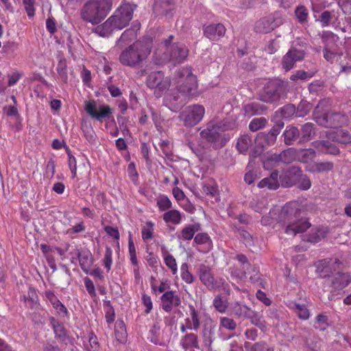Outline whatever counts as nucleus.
<instances>
[{
  "label": "nucleus",
  "mask_w": 351,
  "mask_h": 351,
  "mask_svg": "<svg viewBox=\"0 0 351 351\" xmlns=\"http://www.w3.org/2000/svg\"><path fill=\"white\" fill-rule=\"evenodd\" d=\"M151 49L149 43L137 40L121 51L119 61L125 66L132 69L139 67L150 54Z\"/></svg>",
  "instance_id": "2"
},
{
  "label": "nucleus",
  "mask_w": 351,
  "mask_h": 351,
  "mask_svg": "<svg viewBox=\"0 0 351 351\" xmlns=\"http://www.w3.org/2000/svg\"><path fill=\"white\" fill-rule=\"evenodd\" d=\"M205 109L203 106L196 104L187 107L180 115L185 126L193 127L204 117Z\"/></svg>",
  "instance_id": "12"
},
{
  "label": "nucleus",
  "mask_w": 351,
  "mask_h": 351,
  "mask_svg": "<svg viewBox=\"0 0 351 351\" xmlns=\"http://www.w3.org/2000/svg\"><path fill=\"white\" fill-rule=\"evenodd\" d=\"M239 234L246 246H252L254 244L252 236L246 230L238 228Z\"/></svg>",
  "instance_id": "59"
},
{
  "label": "nucleus",
  "mask_w": 351,
  "mask_h": 351,
  "mask_svg": "<svg viewBox=\"0 0 351 351\" xmlns=\"http://www.w3.org/2000/svg\"><path fill=\"white\" fill-rule=\"evenodd\" d=\"M194 242L198 245H204L206 251H209L213 247V242L207 233H198L194 237Z\"/></svg>",
  "instance_id": "38"
},
{
  "label": "nucleus",
  "mask_w": 351,
  "mask_h": 351,
  "mask_svg": "<svg viewBox=\"0 0 351 351\" xmlns=\"http://www.w3.org/2000/svg\"><path fill=\"white\" fill-rule=\"evenodd\" d=\"M280 112L283 118L288 119L293 114L296 115V108L293 104H287L280 109Z\"/></svg>",
  "instance_id": "53"
},
{
  "label": "nucleus",
  "mask_w": 351,
  "mask_h": 351,
  "mask_svg": "<svg viewBox=\"0 0 351 351\" xmlns=\"http://www.w3.org/2000/svg\"><path fill=\"white\" fill-rule=\"evenodd\" d=\"M112 6V0H90L84 5L82 18L93 25L99 24L111 10Z\"/></svg>",
  "instance_id": "3"
},
{
  "label": "nucleus",
  "mask_w": 351,
  "mask_h": 351,
  "mask_svg": "<svg viewBox=\"0 0 351 351\" xmlns=\"http://www.w3.org/2000/svg\"><path fill=\"white\" fill-rule=\"evenodd\" d=\"M163 219L167 223L178 224L181 221V214L176 210H169L163 215Z\"/></svg>",
  "instance_id": "41"
},
{
  "label": "nucleus",
  "mask_w": 351,
  "mask_h": 351,
  "mask_svg": "<svg viewBox=\"0 0 351 351\" xmlns=\"http://www.w3.org/2000/svg\"><path fill=\"white\" fill-rule=\"evenodd\" d=\"M66 67V60L64 58L60 59L57 66V72L61 80L65 83L67 82L68 80Z\"/></svg>",
  "instance_id": "46"
},
{
  "label": "nucleus",
  "mask_w": 351,
  "mask_h": 351,
  "mask_svg": "<svg viewBox=\"0 0 351 351\" xmlns=\"http://www.w3.org/2000/svg\"><path fill=\"white\" fill-rule=\"evenodd\" d=\"M216 325L210 320L206 322L201 332L203 346L212 350V344L215 339Z\"/></svg>",
  "instance_id": "19"
},
{
  "label": "nucleus",
  "mask_w": 351,
  "mask_h": 351,
  "mask_svg": "<svg viewBox=\"0 0 351 351\" xmlns=\"http://www.w3.org/2000/svg\"><path fill=\"white\" fill-rule=\"evenodd\" d=\"M23 4L25 12L29 17H32L35 14L34 0H23Z\"/></svg>",
  "instance_id": "61"
},
{
  "label": "nucleus",
  "mask_w": 351,
  "mask_h": 351,
  "mask_svg": "<svg viewBox=\"0 0 351 351\" xmlns=\"http://www.w3.org/2000/svg\"><path fill=\"white\" fill-rule=\"evenodd\" d=\"M297 156V151L293 147L288 148L282 151L280 154H274L271 156V160L275 162H282L284 164H290Z\"/></svg>",
  "instance_id": "22"
},
{
  "label": "nucleus",
  "mask_w": 351,
  "mask_h": 351,
  "mask_svg": "<svg viewBox=\"0 0 351 351\" xmlns=\"http://www.w3.org/2000/svg\"><path fill=\"white\" fill-rule=\"evenodd\" d=\"M51 324L53 329L56 337L59 339L65 344L72 342V339L66 334V329L62 324L56 320L54 317L50 319Z\"/></svg>",
  "instance_id": "20"
},
{
  "label": "nucleus",
  "mask_w": 351,
  "mask_h": 351,
  "mask_svg": "<svg viewBox=\"0 0 351 351\" xmlns=\"http://www.w3.org/2000/svg\"><path fill=\"white\" fill-rule=\"evenodd\" d=\"M180 346L185 351L191 348L200 349L198 337L193 332L186 333L181 338Z\"/></svg>",
  "instance_id": "25"
},
{
  "label": "nucleus",
  "mask_w": 351,
  "mask_h": 351,
  "mask_svg": "<svg viewBox=\"0 0 351 351\" xmlns=\"http://www.w3.org/2000/svg\"><path fill=\"white\" fill-rule=\"evenodd\" d=\"M136 5L123 0L121 4L116 9L114 14L110 16L114 27L120 30L125 27L132 20Z\"/></svg>",
  "instance_id": "10"
},
{
  "label": "nucleus",
  "mask_w": 351,
  "mask_h": 351,
  "mask_svg": "<svg viewBox=\"0 0 351 351\" xmlns=\"http://www.w3.org/2000/svg\"><path fill=\"white\" fill-rule=\"evenodd\" d=\"M137 36L136 30L133 28L125 29L117 41V45L123 47L133 40Z\"/></svg>",
  "instance_id": "32"
},
{
  "label": "nucleus",
  "mask_w": 351,
  "mask_h": 351,
  "mask_svg": "<svg viewBox=\"0 0 351 351\" xmlns=\"http://www.w3.org/2000/svg\"><path fill=\"white\" fill-rule=\"evenodd\" d=\"M295 14L299 22L304 23L307 19L308 10L304 6L300 5L296 8Z\"/></svg>",
  "instance_id": "58"
},
{
  "label": "nucleus",
  "mask_w": 351,
  "mask_h": 351,
  "mask_svg": "<svg viewBox=\"0 0 351 351\" xmlns=\"http://www.w3.org/2000/svg\"><path fill=\"white\" fill-rule=\"evenodd\" d=\"M286 176L288 177L287 181L282 180V185L283 186L289 187L295 184V180L300 178L302 175V171L300 167L291 166L290 167L287 172Z\"/></svg>",
  "instance_id": "26"
},
{
  "label": "nucleus",
  "mask_w": 351,
  "mask_h": 351,
  "mask_svg": "<svg viewBox=\"0 0 351 351\" xmlns=\"http://www.w3.org/2000/svg\"><path fill=\"white\" fill-rule=\"evenodd\" d=\"M265 108L258 102H251L243 106L245 114L251 117L255 114H262Z\"/></svg>",
  "instance_id": "34"
},
{
  "label": "nucleus",
  "mask_w": 351,
  "mask_h": 351,
  "mask_svg": "<svg viewBox=\"0 0 351 351\" xmlns=\"http://www.w3.org/2000/svg\"><path fill=\"white\" fill-rule=\"evenodd\" d=\"M278 214V209H271L268 215L263 216L261 219V223L263 226H268L276 222V218Z\"/></svg>",
  "instance_id": "51"
},
{
  "label": "nucleus",
  "mask_w": 351,
  "mask_h": 351,
  "mask_svg": "<svg viewBox=\"0 0 351 351\" xmlns=\"http://www.w3.org/2000/svg\"><path fill=\"white\" fill-rule=\"evenodd\" d=\"M164 261L165 265L171 270L173 275L177 274L178 267L175 258L170 254H167L165 256Z\"/></svg>",
  "instance_id": "52"
},
{
  "label": "nucleus",
  "mask_w": 351,
  "mask_h": 351,
  "mask_svg": "<svg viewBox=\"0 0 351 351\" xmlns=\"http://www.w3.org/2000/svg\"><path fill=\"white\" fill-rule=\"evenodd\" d=\"M85 109L92 118L99 121L108 118L112 114V109L108 106L100 105L97 106L94 101L87 102Z\"/></svg>",
  "instance_id": "16"
},
{
  "label": "nucleus",
  "mask_w": 351,
  "mask_h": 351,
  "mask_svg": "<svg viewBox=\"0 0 351 351\" xmlns=\"http://www.w3.org/2000/svg\"><path fill=\"white\" fill-rule=\"evenodd\" d=\"M231 274L233 276H235L237 278L243 279L244 278H247V276L249 277L250 276H254L255 274V272L252 269H245L243 271H239L237 269H231Z\"/></svg>",
  "instance_id": "55"
},
{
  "label": "nucleus",
  "mask_w": 351,
  "mask_h": 351,
  "mask_svg": "<svg viewBox=\"0 0 351 351\" xmlns=\"http://www.w3.org/2000/svg\"><path fill=\"white\" fill-rule=\"evenodd\" d=\"M181 278L188 284H191L194 281V277L192 274L189 271V265L187 263H184L180 267Z\"/></svg>",
  "instance_id": "48"
},
{
  "label": "nucleus",
  "mask_w": 351,
  "mask_h": 351,
  "mask_svg": "<svg viewBox=\"0 0 351 351\" xmlns=\"http://www.w3.org/2000/svg\"><path fill=\"white\" fill-rule=\"evenodd\" d=\"M202 30L204 36L211 41L219 40L226 32V28L221 23L205 25Z\"/></svg>",
  "instance_id": "17"
},
{
  "label": "nucleus",
  "mask_w": 351,
  "mask_h": 351,
  "mask_svg": "<svg viewBox=\"0 0 351 351\" xmlns=\"http://www.w3.org/2000/svg\"><path fill=\"white\" fill-rule=\"evenodd\" d=\"M324 88V82L319 80L313 81L308 85L310 93L317 95Z\"/></svg>",
  "instance_id": "60"
},
{
  "label": "nucleus",
  "mask_w": 351,
  "mask_h": 351,
  "mask_svg": "<svg viewBox=\"0 0 351 351\" xmlns=\"http://www.w3.org/2000/svg\"><path fill=\"white\" fill-rule=\"evenodd\" d=\"M313 76V73H308L304 70H298L290 76L291 81L295 82L298 80H306Z\"/></svg>",
  "instance_id": "54"
},
{
  "label": "nucleus",
  "mask_w": 351,
  "mask_h": 351,
  "mask_svg": "<svg viewBox=\"0 0 351 351\" xmlns=\"http://www.w3.org/2000/svg\"><path fill=\"white\" fill-rule=\"evenodd\" d=\"M267 120L264 117L254 119L249 124V129L252 132H256L257 130L265 127Z\"/></svg>",
  "instance_id": "49"
},
{
  "label": "nucleus",
  "mask_w": 351,
  "mask_h": 351,
  "mask_svg": "<svg viewBox=\"0 0 351 351\" xmlns=\"http://www.w3.org/2000/svg\"><path fill=\"white\" fill-rule=\"evenodd\" d=\"M284 142L287 145H291L297 140H300L299 129L295 126H287L283 132Z\"/></svg>",
  "instance_id": "29"
},
{
  "label": "nucleus",
  "mask_w": 351,
  "mask_h": 351,
  "mask_svg": "<svg viewBox=\"0 0 351 351\" xmlns=\"http://www.w3.org/2000/svg\"><path fill=\"white\" fill-rule=\"evenodd\" d=\"M305 54L306 53L304 50L291 47L282 57V68L286 71H290L294 66L296 62L301 61L304 59Z\"/></svg>",
  "instance_id": "14"
},
{
  "label": "nucleus",
  "mask_w": 351,
  "mask_h": 351,
  "mask_svg": "<svg viewBox=\"0 0 351 351\" xmlns=\"http://www.w3.org/2000/svg\"><path fill=\"white\" fill-rule=\"evenodd\" d=\"M313 120L319 125L329 128H339L346 125L348 117L340 112L328 111L322 114L319 106L315 108L313 114Z\"/></svg>",
  "instance_id": "6"
},
{
  "label": "nucleus",
  "mask_w": 351,
  "mask_h": 351,
  "mask_svg": "<svg viewBox=\"0 0 351 351\" xmlns=\"http://www.w3.org/2000/svg\"><path fill=\"white\" fill-rule=\"evenodd\" d=\"M199 226L196 224L191 225L184 228L181 231L180 238L185 241L191 240L195 232L199 230Z\"/></svg>",
  "instance_id": "42"
},
{
  "label": "nucleus",
  "mask_w": 351,
  "mask_h": 351,
  "mask_svg": "<svg viewBox=\"0 0 351 351\" xmlns=\"http://www.w3.org/2000/svg\"><path fill=\"white\" fill-rule=\"evenodd\" d=\"M146 84L149 88L156 90L154 94L159 97L164 91L169 89L171 81L168 77H165L162 72L154 71L148 75Z\"/></svg>",
  "instance_id": "11"
},
{
  "label": "nucleus",
  "mask_w": 351,
  "mask_h": 351,
  "mask_svg": "<svg viewBox=\"0 0 351 351\" xmlns=\"http://www.w3.org/2000/svg\"><path fill=\"white\" fill-rule=\"evenodd\" d=\"M160 335V327L158 323H155L149 332L148 339L155 344H159Z\"/></svg>",
  "instance_id": "44"
},
{
  "label": "nucleus",
  "mask_w": 351,
  "mask_h": 351,
  "mask_svg": "<svg viewBox=\"0 0 351 351\" xmlns=\"http://www.w3.org/2000/svg\"><path fill=\"white\" fill-rule=\"evenodd\" d=\"M46 298L50 302L53 307L57 311L58 313L66 315L68 313L65 306L58 299L54 293L51 291L45 292Z\"/></svg>",
  "instance_id": "28"
},
{
  "label": "nucleus",
  "mask_w": 351,
  "mask_h": 351,
  "mask_svg": "<svg viewBox=\"0 0 351 351\" xmlns=\"http://www.w3.org/2000/svg\"><path fill=\"white\" fill-rule=\"evenodd\" d=\"M324 287L330 292V300H335L340 291L351 282V276L348 273L338 272L331 276H324Z\"/></svg>",
  "instance_id": "7"
},
{
  "label": "nucleus",
  "mask_w": 351,
  "mask_h": 351,
  "mask_svg": "<svg viewBox=\"0 0 351 351\" xmlns=\"http://www.w3.org/2000/svg\"><path fill=\"white\" fill-rule=\"evenodd\" d=\"M146 226L147 227L143 228L141 230L142 238L144 241H147L153 238V223L151 221H147L146 223Z\"/></svg>",
  "instance_id": "57"
},
{
  "label": "nucleus",
  "mask_w": 351,
  "mask_h": 351,
  "mask_svg": "<svg viewBox=\"0 0 351 351\" xmlns=\"http://www.w3.org/2000/svg\"><path fill=\"white\" fill-rule=\"evenodd\" d=\"M252 145V140L251 136L248 134H243L237 141V148L239 153L245 154Z\"/></svg>",
  "instance_id": "36"
},
{
  "label": "nucleus",
  "mask_w": 351,
  "mask_h": 351,
  "mask_svg": "<svg viewBox=\"0 0 351 351\" xmlns=\"http://www.w3.org/2000/svg\"><path fill=\"white\" fill-rule=\"evenodd\" d=\"M278 209V214L276 218L277 223L287 225L285 233L289 235L295 236L297 234L305 232L311 224L304 219L298 220L300 210L298 204L295 202L287 203L282 208Z\"/></svg>",
  "instance_id": "1"
},
{
  "label": "nucleus",
  "mask_w": 351,
  "mask_h": 351,
  "mask_svg": "<svg viewBox=\"0 0 351 351\" xmlns=\"http://www.w3.org/2000/svg\"><path fill=\"white\" fill-rule=\"evenodd\" d=\"M280 186L279 182L271 181L267 178L261 180L258 184L259 188H268L271 190H276Z\"/></svg>",
  "instance_id": "56"
},
{
  "label": "nucleus",
  "mask_w": 351,
  "mask_h": 351,
  "mask_svg": "<svg viewBox=\"0 0 351 351\" xmlns=\"http://www.w3.org/2000/svg\"><path fill=\"white\" fill-rule=\"evenodd\" d=\"M326 235V232L323 229H317L315 230H312L308 236H306V239H303V240L306 241L310 243H317L322 238H324Z\"/></svg>",
  "instance_id": "40"
},
{
  "label": "nucleus",
  "mask_w": 351,
  "mask_h": 351,
  "mask_svg": "<svg viewBox=\"0 0 351 351\" xmlns=\"http://www.w3.org/2000/svg\"><path fill=\"white\" fill-rule=\"evenodd\" d=\"M114 29H117L116 27L108 18L103 24L95 28V32L100 36L106 37L110 36Z\"/></svg>",
  "instance_id": "35"
},
{
  "label": "nucleus",
  "mask_w": 351,
  "mask_h": 351,
  "mask_svg": "<svg viewBox=\"0 0 351 351\" xmlns=\"http://www.w3.org/2000/svg\"><path fill=\"white\" fill-rule=\"evenodd\" d=\"M316 157V152L313 149H301L297 152L296 158L302 163H308Z\"/></svg>",
  "instance_id": "33"
},
{
  "label": "nucleus",
  "mask_w": 351,
  "mask_h": 351,
  "mask_svg": "<svg viewBox=\"0 0 351 351\" xmlns=\"http://www.w3.org/2000/svg\"><path fill=\"white\" fill-rule=\"evenodd\" d=\"M174 8L173 0H155L154 11L157 15H168Z\"/></svg>",
  "instance_id": "24"
},
{
  "label": "nucleus",
  "mask_w": 351,
  "mask_h": 351,
  "mask_svg": "<svg viewBox=\"0 0 351 351\" xmlns=\"http://www.w3.org/2000/svg\"><path fill=\"white\" fill-rule=\"evenodd\" d=\"M236 258L239 261V263H241L242 266V271L245 269H249L250 268L255 272L254 276H250V280L253 282H256L259 278L258 271L257 268L255 266L250 265L248 263L247 257L243 254H237Z\"/></svg>",
  "instance_id": "31"
},
{
  "label": "nucleus",
  "mask_w": 351,
  "mask_h": 351,
  "mask_svg": "<svg viewBox=\"0 0 351 351\" xmlns=\"http://www.w3.org/2000/svg\"><path fill=\"white\" fill-rule=\"evenodd\" d=\"M311 108V104L309 102L302 100L296 108V117H305L310 112Z\"/></svg>",
  "instance_id": "43"
},
{
  "label": "nucleus",
  "mask_w": 351,
  "mask_h": 351,
  "mask_svg": "<svg viewBox=\"0 0 351 351\" xmlns=\"http://www.w3.org/2000/svg\"><path fill=\"white\" fill-rule=\"evenodd\" d=\"M227 130L222 122H210L206 129L200 132V136L208 143H211L215 149H219L226 144L229 138L223 133Z\"/></svg>",
  "instance_id": "5"
},
{
  "label": "nucleus",
  "mask_w": 351,
  "mask_h": 351,
  "mask_svg": "<svg viewBox=\"0 0 351 351\" xmlns=\"http://www.w3.org/2000/svg\"><path fill=\"white\" fill-rule=\"evenodd\" d=\"M213 306L220 313H224L227 308V304L220 295H217L213 300Z\"/></svg>",
  "instance_id": "62"
},
{
  "label": "nucleus",
  "mask_w": 351,
  "mask_h": 351,
  "mask_svg": "<svg viewBox=\"0 0 351 351\" xmlns=\"http://www.w3.org/2000/svg\"><path fill=\"white\" fill-rule=\"evenodd\" d=\"M287 93V84L280 80L268 82L260 94V99L271 103L284 98Z\"/></svg>",
  "instance_id": "8"
},
{
  "label": "nucleus",
  "mask_w": 351,
  "mask_h": 351,
  "mask_svg": "<svg viewBox=\"0 0 351 351\" xmlns=\"http://www.w3.org/2000/svg\"><path fill=\"white\" fill-rule=\"evenodd\" d=\"M334 169V163L332 162H316L311 165L307 171L311 173H325L332 171Z\"/></svg>",
  "instance_id": "30"
},
{
  "label": "nucleus",
  "mask_w": 351,
  "mask_h": 351,
  "mask_svg": "<svg viewBox=\"0 0 351 351\" xmlns=\"http://www.w3.org/2000/svg\"><path fill=\"white\" fill-rule=\"evenodd\" d=\"M188 101V97L180 93L176 88L165 97L164 103L171 111L177 112Z\"/></svg>",
  "instance_id": "15"
},
{
  "label": "nucleus",
  "mask_w": 351,
  "mask_h": 351,
  "mask_svg": "<svg viewBox=\"0 0 351 351\" xmlns=\"http://www.w3.org/2000/svg\"><path fill=\"white\" fill-rule=\"evenodd\" d=\"M77 256L81 269L85 274H88L93 264V258L91 253L88 251L80 252L77 250Z\"/></svg>",
  "instance_id": "23"
},
{
  "label": "nucleus",
  "mask_w": 351,
  "mask_h": 351,
  "mask_svg": "<svg viewBox=\"0 0 351 351\" xmlns=\"http://www.w3.org/2000/svg\"><path fill=\"white\" fill-rule=\"evenodd\" d=\"M115 335L119 341H122L125 338L126 330L123 321H117L114 326Z\"/></svg>",
  "instance_id": "47"
},
{
  "label": "nucleus",
  "mask_w": 351,
  "mask_h": 351,
  "mask_svg": "<svg viewBox=\"0 0 351 351\" xmlns=\"http://www.w3.org/2000/svg\"><path fill=\"white\" fill-rule=\"evenodd\" d=\"M189 311H190V316L189 317L191 319V322L193 324L194 326V330L197 331L200 326V320H199V316L198 311L195 308V307L192 305L189 306Z\"/></svg>",
  "instance_id": "50"
},
{
  "label": "nucleus",
  "mask_w": 351,
  "mask_h": 351,
  "mask_svg": "<svg viewBox=\"0 0 351 351\" xmlns=\"http://www.w3.org/2000/svg\"><path fill=\"white\" fill-rule=\"evenodd\" d=\"M246 318L249 319L252 324L256 326L262 330H264L266 328V322L257 312L252 310L250 312L249 317H247Z\"/></svg>",
  "instance_id": "39"
},
{
  "label": "nucleus",
  "mask_w": 351,
  "mask_h": 351,
  "mask_svg": "<svg viewBox=\"0 0 351 351\" xmlns=\"http://www.w3.org/2000/svg\"><path fill=\"white\" fill-rule=\"evenodd\" d=\"M162 308L166 312H171L173 307H178L181 304L180 297L176 294V291H167L160 297Z\"/></svg>",
  "instance_id": "18"
},
{
  "label": "nucleus",
  "mask_w": 351,
  "mask_h": 351,
  "mask_svg": "<svg viewBox=\"0 0 351 351\" xmlns=\"http://www.w3.org/2000/svg\"><path fill=\"white\" fill-rule=\"evenodd\" d=\"M232 311L237 317L246 318L247 317H249L250 312L252 309L246 305H241L238 302H236L232 305Z\"/></svg>",
  "instance_id": "37"
},
{
  "label": "nucleus",
  "mask_w": 351,
  "mask_h": 351,
  "mask_svg": "<svg viewBox=\"0 0 351 351\" xmlns=\"http://www.w3.org/2000/svg\"><path fill=\"white\" fill-rule=\"evenodd\" d=\"M197 274L201 282L208 289H214L223 285L225 280L223 278L215 279L212 274L211 268L204 264H201L198 268Z\"/></svg>",
  "instance_id": "13"
},
{
  "label": "nucleus",
  "mask_w": 351,
  "mask_h": 351,
  "mask_svg": "<svg viewBox=\"0 0 351 351\" xmlns=\"http://www.w3.org/2000/svg\"><path fill=\"white\" fill-rule=\"evenodd\" d=\"M173 80L176 84V90L189 98L197 87L196 76L192 73L191 67H183L178 70Z\"/></svg>",
  "instance_id": "4"
},
{
  "label": "nucleus",
  "mask_w": 351,
  "mask_h": 351,
  "mask_svg": "<svg viewBox=\"0 0 351 351\" xmlns=\"http://www.w3.org/2000/svg\"><path fill=\"white\" fill-rule=\"evenodd\" d=\"M298 187L301 190H308L311 187V182L309 178L303 174L300 178Z\"/></svg>",
  "instance_id": "63"
},
{
  "label": "nucleus",
  "mask_w": 351,
  "mask_h": 351,
  "mask_svg": "<svg viewBox=\"0 0 351 351\" xmlns=\"http://www.w3.org/2000/svg\"><path fill=\"white\" fill-rule=\"evenodd\" d=\"M300 131L299 143L302 144L313 139L316 134V128L313 123L308 122L303 124Z\"/></svg>",
  "instance_id": "21"
},
{
  "label": "nucleus",
  "mask_w": 351,
  "mask_h": 351,
  "mask_svg": "<svg viewBox=\"0 0 351 351\" xmlns=\"http://www.w3.org/2000/svg\"><path fill=\"white\" fill-rule=\"evenodd\" d=\"M275 28L274 21L269 18H263L256 21L254 31L259 34H267Z\"/></svg>",
  "instance_id": "27"
},
{
  "label": "nucleus",
  "mask_w": 351,
  "mask_h": 351,
  "mask_svg": "<svg viewBox=\"0 0 351 351\" xmlns=\"http://www.w3.org/2000/svg\"><path fill=\"white\" fill-rule=\"evenodd\" d=\"M252 351H274V348L269 347L265 342L260 341L254 343L252 347Z\"/></svg>",
  "instance_id": "64"
},
{
  "label": "nucleus",
  "mask_w": 351,
  "mask_h": 351,
  "mask_svg": "<svg viewBox=\"0 0 351 351\" xmlns=\"http://www.w3.org/2000/svg\"><path fill=\"white\" fill-rule=\"evenodd\" d=\"M174 36H169L168 38L165 39L162 44L165 47V53L169 58V61L173 64L182 63L188 57L189 49L184 44L180 43H172Z\"/></svg>",
  "instance_id": "9"
},
{
  "label": "nucleus",
  "mask_w": 351,
  "mask_h": 351,
  "mask_svg": "<svg viewBox=\"0 0 351 351\" xmlns=\"http://www.w3.org/2000/svg\"><path fill=\"white\" fill-rule=\"evenodd\" d=\"M334 141L342 145H348L351 143V134L346 130H341L334 138Z\"/></svg>",
  "instance_id": "45"
}]
</instances>
